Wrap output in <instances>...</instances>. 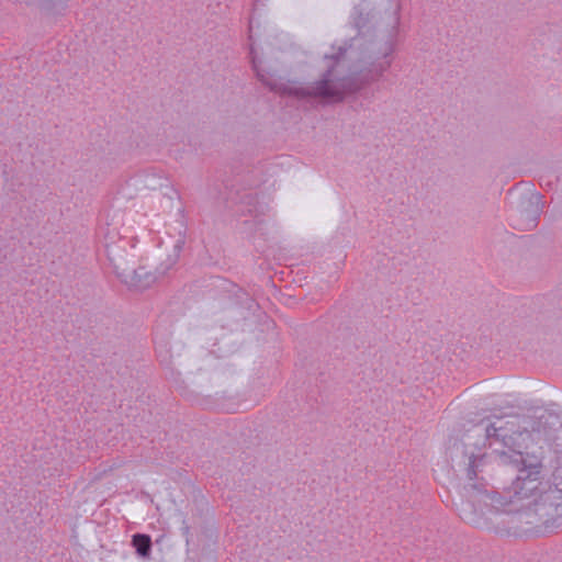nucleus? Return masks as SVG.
Returning <instances> with one entry per match:
<instances>
[{
    "instance_id": "obj_2",
    "label": "nucleus",
    "mask_w": 562,
    "mask_h": 562,
    "mask_svg": "<svg viewBox=\"0 0 562 562\" xmlns=\"http://www.w3.org/2000/svg\"><path fill=\"white\" fill-rule=\"evenodd\" d=\"M347 86V80H338V81H329L326 80L321 82L315 88V94L330 99L333 101L341 100L345 97V89Z\"/></svg>"
},
{
    "instance_id": "obj_5",
    "label": "nucleus",
    "mask_w": 562,
    "mask_h": 562,
    "mask_svg": "<svg viewBox=\"0 0 562 562\" xmlns=\"http://www.w3.org/2000/svg\"><path fill=\"white\" fill-rule=\"evenodd\" d=\"M559 529H562V517L546 521V525H544L546 532H554V531H558Z\"/></svg>"
},
{
    "instance_id": "obj_6",
    "label": "nucleus",
    "mask_w": 562,
    "mask_h": 562,
    "mask_svg": "<svg viewBox=\"0 0 562 562\" xmlns=\"http://www.w3.org/2000/svg\"><path fill=\"white\" fill-rule=\"evenodd\" d=\"M486 432H487V436H491L492 435V431L490 428L486 429Z\"/></svg>"
},
{
    "instance_id": "obj_1",
    "label": "nucleus",
    "mask_w": 562,
    "mask_h": 562,
    "mask_svg": "<svg viewBox=\"0 0 562 562\" xmlns=\"http://www.w3.org/2000/svg\"><path fill=\"white\" fill-rule=\"evenodd\" d=\"M502 462L512 464L518 471V476L513 484L515 497L524 499L537 495L542 483L539 480L540 467L535 458L528 461L521 452L513 451L509 456L504 453Z\"/></svg>"
},
{
    "instance_id": "obj_4",
    "label": "nucleus",
    "mask_w": 562,
    "mask_h": 562,
    "mask_svg": "<svg viewBox=\"0 0 562 562\" xmlns=\"http://www.w3.org/2000/svg\"><path fill=\"white\" fill-rule=\"evenodd\" d=\"M460 515L464 521L470 525L480 526L481 519L473 515L468 507H463L460 512Z\"/></svg>"
},
{
    "instance_id": "obj_3",
    "label": "nucleus",
    "mask_w": 562,
    "mask_h": 562,
    "mask_svg": "<svg viewBox=\"0 0 562 562\" xmlns=\"http://www.w3.org/2000/svg\"><path fill=\"white\" fill-rule=\"evenodd\" d=\"M133 546L135 547L136 551L145 557L148 554L151 546L150 537L146 535H135L133 537Z\"/></svg>"
}]
</instances>
